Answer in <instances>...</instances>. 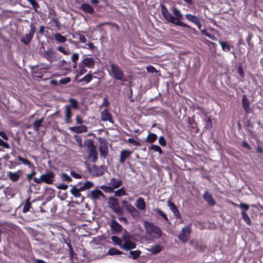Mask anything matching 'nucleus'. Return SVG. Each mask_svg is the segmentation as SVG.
Instances as JSON below:
<instances>
[{
  "mask_svg": "<svg viewBox=\"0 0 263 263\" xmlns=\"http://www.w3.org/2000/svg\"><path fill=\"white\" fill-rule=\"evenodd\" d=\"M91 147L88 150V158L92 162L95 163L98 160V153L93 143H91Z\"/></svg>",
  "mask_w": 263,
  "mask_h": 263,
  "instance_id": "9b49d317",
  "label": "nucleus"
},
{
  "mask_svg": "<svg viewBox=\"0 0 263 263\" xmlns=\"http://www.w3.org/2000/svg\"><path fill=\"white\" fill-rule=\"evenodd\" d=\"M101 120L102 121H108L112 123L113 120L111 114L109 112L107 109H105L101 112Z\"/></svg>",
  "mask_w": 263,
  "mask_h": 263,
  "instance_id": "4be33fe9",
  "label": "nucleus"
},
{
  "mask_svg": "<svg viewBox=\"0 0 263 263\" xmlns=\"http://www.w3.org/2000/svg\"><path fill=\"white\" fill-rule=\"evenodd\" d=\"M111 230L116 233H120L122 230V226L116 220H112L110 223Z\"/></svg>",
  "mask_w": 263,
  "mask_h": 263,
  "instance_id": "f3484780",
  "label": "nucleus"
},
{
  "mask_svg": "<svg viewBox=\"0 0 263 263\" xmlns=\"http://www.w3.org/2000/svg\"><path fill=\"white\" fill-rule=\"evenodd\" d=\"M144 226L147 233L151 236L155 238H159L161 236V230L159 227L153 224V223L145 221Z\"/></svg>",
  "mask_w": 263,
  "mask_h": 263,
  "instance_id": "7ed1b4c3",
  "label": "nucleus"
},
{
  "mask_svg": "<svg viewBox=\"0 0 263 263\" xmlns=\"http://www.w3.org/2000/svg\"><path fill=\"white\" fill-rule=\"evenodd\" d=\"M127 141L130 143V144H133L134 146H138L139 145H140V143L135 140L133 138H129L128 140H127Z\"/></svg>",
  "mask_w": 263,
  "mask_h": 263,
  "instance_id": "4d7b16f0",
  "label": "nucleus"
},
{
  "mask_svg": "<svg viewBox=\"0 0 263 263\" xmlns=\"http://www.w3.org/2000/svg\"><path fill=\"white\" fill-rule=\"evenodd\" d=\"M130 236L128 235H124L123 236V243L121 246V248L125 250L128 251L135 249L136 247V243L130 240Z\"/></svg>",
  "mask_w": 263,
  "mask_h": 263,
  "instance_id": "0eeeda50",
  "label": "nucleus"
},
{
  "mask_svg": "<svg viewBox=\"0 0 263 263\" xmlns=\"http://www.w3.org/2000/svg\"><path fill=\"white\" fill-rule=\"evenodd\" d=\"M54 37L57 43H64L67 41V38L60 33H57L54 34Z\"/></svg>",
  "mask_w": 263,
  "mask_h": 263,
  "instance_id": "7c9ffc66",
  "label": "nucleus"
},
{
  "mask_svg": "<svg viewBox=\"0 0 263 263\" xmlns=\"http://www.w3.org/2000/svg\"><path fill=\"white\" fill-rule=\"evenodd\" d=\"M83 185L86 190H88L91 188L93 186V184L91 181H87L84 183Z\"/></svg>",
  "mask_w": 263,
  "mask_h": 263,
  "instance_id": "6e6d98bb",
  "label": "nucleus"
},
{
  "mask_svg": "<svg viewBox=\"0 0 263 263\" xmlns=\"http://www.w3.org/2000/svg\"><path fill=\"white\" fill-rule=\"evenodd\" d=\"M65 108L66 117L65 121L67 123H69L70 122L71 118L72 116L70 106L69 105H66L65 106Z\"/></svg>",
  "mask_w": 263,
  "mask_h": 263,
  "instance_id": "c85d7f7f",
  "label": "nucleus"
},
{
  "mask_svg": "<svg viewBox=\"0 0 263 263\" xmlns=\"http://www.w3.org/2000/svg\"><path fill=\"white\" fill-rule=\"evenodd\" d=\"M100 196L104 197L103 193L99 190L96 189L91 192V197L93 199H98Z\"/></svg>",
  "mask_w": 263,
  "mask_h": 263,
  "instance_id": "c756f323",
  "label": "nucleus"
},
{
  "mask_svg": "<svg viewBox=\"0 0 263 263\" xmlns=\"http://www.w3.org/2000/svg\"><path fill=\"white\" fill-rule=\"evenodd\" d=\"M109 207L118 215H123V210L119 205L118 200L114 197H110L108 199Z\"/></svg>",
  "mask_w": 263,
  "mask_h": 263,
  "instance_id": "39448f33",
  "label": "nucleus"
},
{
  "mask_svg": "<svg viewBox=\"0 0 263 263\" xmlns=\"http://www.w3.org/2000/svg\"><path fill=\"white\" fill-rule=\"evenodd\" d=\"M66 243L68 247L69 254L71 256V257H72L73 254V250L72 247L71 243H70V242H66Z\"/></svg>",
  "mask_w": 263,
  "mask_h": 263,
  "instance_id": "0e129e2a",
  "label": "nucleus"
},
{
  "mask_svg": "<svg viewBox=\"0 0 263 263\" xmlns=\"http://www.w3.org/2000/svg\"><path fill=\"white\" fill-rule=\"evenodd\" d=\"M44 57L46 58L48 61L51 60V53L49 51H45L44 52Z\"/></svg>",
  "mask_w": 263,
  "mask_h": 263,
  "instance_id": "774afa93",
  "label": "nucleus"
},
{
  "mask_svg": "<svg viewBox=\"0 0 263 263\" xmlns=\"http://www.w3.org/2000/svg\"><path fill=\"white\" fill-rule=\"evenodd\" d=\"M18 173L19 171L16 173L9 172L7 173V176L11 181L13 182H16L19 180L20 177V175Z\"/></svg>",
  "mask_w": 263,
  "mask_h": 263,
  "instance_id": "a878e982",
  "label": "nucleus"
},
{
  "mask_svg": "<svg viewBox=\"0 0 263 263\" xmlns=\"http://www.w3.org/2000/svg\"><path fill=\"white\" fill-rule=\"evenodd\" d=\"M237 72L238 74L240 76V77L243 78L244 77V72L243 68L241 66H239L237 68Z\"/></svg>",
  "mask_w": 263,
  "mask_h": 263,
  "instance_id": "338daca9",
  "label": "nucleus"
},
{
  "mask_svg": "<svg viewBox=\"0 0 263 263\" xmlns=\"http://www.w3.org/2000/svg\"><path fill=\"white\" fill-rule=\"evenodd\" d=\"M186 124L187 130L190 132H199V129L198 127L197 124L193 118H189L186 121Z\"/></svg>",
  "mask_w": 263,
  "mask_h": 263,
  "instance_id": "f8f14e48",
  "label": "nucleus"
},
{
  "mask_svg": "<svg viewBox=\"0 0 263 263\" xmlns=\"http://www.w3.org/2000/svg\"><path fill=\"white\" fill-rule=\"evenodd\" d=\"M82 64L88 68H93L95 66V61L92 58H85L82 61Z\"/></svg>",
  "mask_w": 263,
  "mask_h": 263,
  "instance_id": "2eb2a0df",
  "label": "nucleus"
},
{
  "mask_svg": "<svg viewBox=\"0 0 263 263\" xmlns=\"http://www.w3.org/2000/svg\"><path fill=\"white\" fill-rule=\"evenodd\" d=\"M135 206L138 210L144 211L146 209V203L142 197H139L135 203Z\"/></svg>",
  "mask_w": 263,
  "mask_h": 263,
  "instance_id": "412c9836",
  "label": "nucleus"
},
{
  "mask_svg": "<svg viewBox=\"0 0 263 263\" xmlns=\"http://www.w3.org/2000/svg\"><path fill=\"white\" fill-rule=\"evenodd\" d=\"M111 240L115 243L117 245L120 246V247L123 245L122 240L116 236H112Z\"/></svg>",
  "mask_w": 263,
  "mask_h": 263,
  "instance_id": "a18cd8bd",
  "label": "nucleus"
},
{
  "mask_svg": "<svg viewBox=\"0 0 263 263\" xmlns=\"http://www.w3.org/2000/svg\"><path fill=\"white\" fill-rule=\"evenodd\" d=\"M70 80H71L70 78H69V77H65V78H64L63 79H61L60 80L59 83L61 84H66L68 83H69L70 81Z\"/></svg>",
  "mask_w": 263,
  "mask_h": 263,
  "instance_id": "bf43d9fd",
  "label": "nucleus"
},
{
  "mask_svg": "<svg viewBox=\"0 0 263 263\" xmlns=\"http://www.w3.org/2000/svg\"><path fill=\"white\" fill-rule=\"evenodd\" d=\"M57 50L66 55H69L70 54V51L69 49L66 50L64 47L61 46L58 47Z\"/></svg>",
  "mask_w": 263,
  "mask_h": 263,
  "instance_id": "3c124183",
  "label": "nucleus"
},
{
  "mask_svg": "<svg viewBox=\"0 0 263 263\" xmlns=\"http://www.w3.org/2000/svg\"><path fill=\"white\" fill-rule=\"evenodd\" d=\"M203 197L210 205L212 206L215 204V200L213 198L212 194L210 193L208 191H206L204 192Z\"/></svg>",
  "mask_w": 263,
  "mask_h": 263,
  "instance_id": "6ab92c4d",
  "label": "nucleus"
},
{
  "mask_svg": "<svg viewBox=\"0 0 263 263\" xmlns=\"http://www.w3.org/2000/svg\"><path fill=\"white\" fill-rule=\"evenodd\" d=\"M167 203L176 218L177 219L180 218L181 215L176 205L170 200L168 201Z\"/></svg>",
  "mask_w": 263,
  "mask_h": 263,
  "instance_id": "aec40b11",
  "label": "nucleus"
},
{
  "mask_svg": "<svg viewBox=\"0 0 263 263\" xmlns=\"http://www.w3.org/2000/svg\"><path fill=\"white\" fill-rule=\"evenodd\" d=\"M242 106L246 114H248L252 112L250 101L245 95H243L242 97Z\"/></svg>",
  "mask_w": 263,
  "mask_h": 263,
  "instance_id": "9d476101",
  "label": "nucleus"
},
{
  "mask_svg": "<svg viewBox=\"0 0 263 263\" xmlns=\"http://www.w3.org/2000/svg\"><path fill=\"white\" fill-rule=\"evenodd\" d=\"M126 210L134 219L137 220L140 218L139 212L132 204H129Z\"/></svg>",
  "mask_w": 263,
  "mask_h": 263,
  "instance_id": "ddd939ff",
  "label": "nucleus"
},
{
  "mask_svg": "<svg viewBox=\"0 0 263 263\" xmlns=\"http://www.w3.org/2000/svg\"><path fill=\"white\" fill-rule=\"evenodd\" d=\"M218 43L221 45L223 51L228 52L231 50V46L227 42L218 40Z\"/></svg>",
  "mask_w": 263,
  "mask_h": 263,
  "instance_id": "2f4dec72",
  "label": "nucleus"
},
{
  "mask_svg": "<svg viewBox=\"0 0 263 263\" xmlns=\"http://www.w3.org/2000/svg\"><path fill=\"white\" fill-rule=\"evenodd\" d=\"M191 232V228L189 226L183 227L181 230V233L178 237L179 239L183 243H185L190 238Z\"/></svg>",
  "mask_w": 263,
  "mask_h": 263,
  "instance_id": "6e6552de",
  "label": "nucleus"
},
{
  "mask_svg": "<svg viewBox=\"0 0 263 263\" xmlns=\"http://www.w3.org/2000/svg\"><path fill=\"white\" fill-rule=\"evenodd\" d=\"M17 159L19 161L22 162L24 165H27L29 167H33V164L28 159L22 158L21 156H18Z\"/></svg>",
  "mask_w": 263,
  "mask_h": 263,
  "instance_id": "f704fd0d",
  "label": "nucleus"
},
{
  "mask_svg": "<svg viewBox=\"0 0 263 263\" xmlns=\"http://www.w3.org/2000/svg\"><path fill=\"white\" fill-rule=\"evenodd\" d=\"M66 243L68 247L69 254L71 256V257H72L73 254V250L72 247L71 243H70V242H66Z\"/></svg>",
  "mask_w": 263,
  "mask_h": 263,
  "instance_id": "e2e57ef3",
  "label": "nucleus"
},
{
  "mask_svg": "<svg viewBox=\"0 0 263 263\" xmlns=\"http://www.w3.org/2000/svg\"><path fill=\"white\" fill-rule=\"evenodd\" d=\"M161 251V247L159 245H156L155 246L152 247L149 251L152 252V253L154 254H158Z\"/></svg>",
  "mask_w": 263,
  "mask_h": 263,
  "instance_id": "ea45409f",
  "label": "nucleus"
},
{
  "mask_svg": "<svg viewBox=\"0 0 263 263\" xmlns=\"http://www.w3.org/2000/svg\"><path fill=\"white\" fill-rule=\"evenodd\" d=\"M84 12L92 14L95 12L93 8L89 4L84 3L80 7Z\"/></svg>",
  "mask_w": 263,
  "mask_h": 263,
  "instance_id": "a211bd4d",
  "label": "nucleus"
},
{
  "mask_svg": "<svg viewBox=\"0 0 263 263\" xmlns=\"http://www.w3.org/2000/svg\"><path fill=\"white\" fill-rule=\"evenodd\" d=\"M94 168L96 171V175L97 176H102L105 173V167L103 165L100 167L94 165Z\"/></svg>",
  "mask_w": 263,
  "mask_h": 263,
  "instance_id": "c9c22d12",
  "label": "nucleus"
},
{
  "mask_svg": "<svg viewBox=\"0 0 263 263\" xmlns=\"http://www.w3.org/2000/svg\"><path fill=\"white\" fill-rule=\"evenodd\" d=\"M108 253L110 255H121L122 254V252L116 248H111L109 249V250L108 251Z\"/></svg>",
  "mask_w": 263,
  "mask_h": 263,
  "instance_id": "a19ab883",
  "label": "nucleus"
},
{
  "mask_svg": "<svg viewBox=\"0 0 263 263\" xmlns=\"http://www.w3.org/2000/svg\"><path fill=\"white\" fill-rule=\"evenodd\" d=\"M110 71L114 78L117 80L122 81L124 78V72L119 65L115 64L110 65Z\"/></svg>",
  "mask_w": 263,
  "mask_h": 263,
  "instance_id": "423d86ee",
  "label": "nucleus"
},
{
  "mask_svg": "<svg viewBox=\"0 0 263 263\" xmlns=\"http://www.w3.org/2000/svg\"><path fill=\"white\" fill-rule=\"evenodd\" d=\"M27 1L30 3V5H31L35 11H37V9L40 8V5L36 0H27Z\"/></svg>",
  "mask_w": 263,
  "mask_h": 263,
  "instance_id": "de8ad7c7",
  "label": "nucleus"
},
{
  "mask_svg": "<svg viewBox=\"0 0 263 263\" xmlns=\"http://www.w3.org/2000/svg\"><path fill=\"white\" fill-rule=\"evenodd\" d=\"M44 117H42L41 119H36L32 124L33 128L35 130L37 131L39 128L42 126V123L44 121Z\"/></svg>",
  "mask_w": 263,
  "mask_h": 263,
  "instance_id": "cd10ccee",
  "label": "nucleus"
},
{
  "mask_svg": "<svg viewBox=\"0 0 263 263\" xmlns=\"http://www.w3.org/2000/svg\"><path fill=\"white\" fill-rule=\"evenodd\" d=\"M185 18L189 22L196 25L199 30H201V33L206 36L209 32L206 29L201 30L202 24L201 23L199 18L196 15L191 14L190 13H187L184 15Z\"/></svg>",
  "mask_w": 263,
  "mask_h": 263,
  "instance_id": "20e7f679",
  "label": "nucleus"
},
{
  "mask_svg": "<svg viewBox=\"0 0 263 263\" xmlns=\"http://www.w3.org/2000/svg\"><path fill=\"white\" fill-rule=\"evenodd\" d=\"M132 153V151H130L127 149H123L120 153L119 160L120 163L123 164L125 162L126 159L130 157Z\"/></svg>",
  "mask_w": 263,
  "mask_h": 263,
  "instance_id": "dca6fc26",
  "label": "nucleus"
},
{
  "mask_svg": "<svg viewBox=\"0 0 263 263\" xmlns=\"http://www.w3.org/2000/svg\"><path fill=\"white\" fill-rule=\"evenodd\" d=\"M30 27V29L29 32L26 34L25 36L22 37L21 40V41L26 45H28L31 42L35 32L36 28L33 24L31 23Z\"/></svg>",
  "mask_w": 263,
  "mask_h": 263,
  "instance_id": "1a4fd4ad",
  "label": "nucleus"
},
{
  "mask_svg": "<svg viewBox=\"0 0 263 263\" xmlns=\"http://www.w3.org/2000/svg\"><path fill=\"white\" fill-rule=\"evenodd\" d=\"M92 79V74L89 72L83 78L78 80L79 83L85 82L86 83H89Z\"/></svg>",
  "mask_w": 263,
  "mask_h": 263,
  "instance_id": "72a5a7b5",
  "label": "nucleus"
},
{
  "mask_svg": "<svg viewBox=\"0 0 263 263\" xmlns=\"http://www.w3.org/2000/svg\"><path fill=\"white\" fill-rule=\"evenodd\" d=\"M79 59V55L78 53H74L71 56V60L74 63L73 67H76L77 65V62Z\"/></svg>",
  "mask_w": 263,
  "mask_h": 263,
  "instance_id": "49530a36",
  "label": "nucleus"
},
{
  "mask_svg": "<svg viewBox=\"0 0 263 263\" xmlns=\"http://www.w3.org/2000/svg\"><path fill=\"white\" fill-rule=\"evenodd\" d=\"M126 193L125 189L123 187H121L119 190H117L115 192V195L116 196H122L126 195Z\"/></svg>",
  "mask_w": 263,
  "mask_h": 263,
  "instance_id": "79ce46f5",
  "label": "nucleus"
},
{
  "mask_svg": "<svg viewBox=\"0 0 263 263\" xmlns=\"http://www.w3.org/2000/svg\"><path fill=\"white\" fill-rule=\"evenodd\" d=\"M171 11L175 16L170 13L165 5H162L161 6V11L162 14L166 21L176 26L189 28L193 32H195L196 31L195 28H192L188 24L184 23L181 21V20L183 19V15L177 7L175 6L172 7Z\"/></svg>",
  "mask_w": 263,
  "mask_h": 263,
  "instance_id": "f257e3e1",
  "label": "nucleus"
},
{
  "mask_svg": "<svg viewBox=\"0 0 263 263\" xmlns=\"http://www.w3.org/2000/svg\"><path fill=\"white\" fill-rule=\"evenodd\" d=\"M61 178L63 181L67 182H70L72 181V178L66 173H62L61 175Z\"/></svg>",
  "mask_w": 263,
  "mask_h": 263,
  "instance_id": "09e8293b",
  "label": "nucleus"
},
{
  "mask_svg": "<svg viewBox=\"0 0 263 263\" xmlns=\"http://www.w3.org/2000/svg\"><path fill=\"white\" fill-rule=\"evenodd\" d=\"M76 34L79 36V40L81 43H85L86 42V39L84 35L77 32L76 33Z\"/></svg>",
  "mask_w": 263,
  "mask_h": 263,
  "instance_id": "5fc2aeb1",
  "label": "nucleus"
},
{
  "mask_svg": "<svg viewBox=\"0 0 263 263\" xmlns=\"http://www.w3.org/2000/svg\"><path fill=\"white\" fill-rule=\"evenodd\" d=\"M79 69L80 70L78 73V76L83 75L87 72V70L85 68V67L80 64L79 65Z\"/></svg>",
  "mask_w": 263,
  "mask_h": 263,
  "instance_id": "864d4df0",
  "label": "nucleus"
},
{
  "mask_svg": "<svg viewBox=\"0 0 263 263\" xmlns=\"http://www.w3.org/2000/svg\"><path fill=\"white\" fill-rule=\"evenodd\" d=\"M70 105V108H73L74 109H77L78 107V101L73 98H70L69 100Z\"/></svg>",
  "mask_w": 263,
  "mask_h": 263,
  "instance_id": "c03bdc74",
  "label": "nucleus"
},
{
  "mask_svg": "<svg viewBox=\"0 0 263 263\" xmlns=\"http://www.w3.org/2000/svg\"><path fill=\"white\" fill-rule=\"evenodd\" d=\"M101 188L106 192L111 193L113 192L114 189L111 185H102Z\"/></svg>",
  "mask_w": 263,
  "mask_h": 263,
  "instance_id": "603ef678",
  "label": "nucleus"
},
{
  "mask_svg": "<svg viewBox=\"0 0 263 263\" xmlns=\"http://www.w3.org/2000/svg\"><path fill=\"white\" fill-rule=\"evenodd\" d=\"M159 143L162 146L166 145V142L163 136H160L159 138Z\"/></svg>",
  "mask_w": 263,
  "mask_h": 263,
  "instance_id": "13d9d810",
  "label": "nucleus"
},
{
  "mask_svg": "<svg viewBox=\"0 0 263 263\" xmlns=\"http://www.w3.org/2000/svg\"><path fill=\"white\" fill-rule=\"evenodd\" d=\"M241 215L242 218L243 219V221L248 225H251V220L250 219V218L245 211H241Z\"/></svg>",
  "mask_w": 263,
  "mask_h": 263,
  "instance_id": "e433bc0d",
  "label": "nucleus"
},
{
  "mask_svg": "<svg viewBox=\"0 0 263 263\" xmlns=\"http://www.w3.org/2000/svg\"><path fill=\"white\" fill-rule=\"evenodd\" d=\"M201 117L204 120V130H211L213 127V123L211 118L205 115H203Z\"/></svg>",
  "mask_w": 263,
  "mask_h": 263,
  "instance_id": "4468645a",
  "label": "nucleus"
},
{
  "mask_svg": "<svg viewBox=\"0 0 263 263\" xmlns=\"http://www.w3.org/2000/svg\"><path fill=\"white\" fill-rule=\"evenodd\" d=\"M239 206L242 209V211H245L246 212L249 209V205L245 203L242 202L241 203Z\"/></svg>",
  "mask_w": 263,
  "mask_h": 263,
  "instance_id": "052dcab7",
  "label": "nucleus"
},
{
  "mask_svg": "<svg viewBox=\"0 0 263 263\" xmlns=\"http://www.w3.org/2000/svg\"><path fill=\"white\" fill-rule=\"evenodd\" d=\"M55 177V174L53 171L47 170L45 173L42 174L40 178H33V181L37 184L45 183L48 184H52L53 183Z\"/></svg>",
  "mask_w": 263,
  "mask_h": 263,
  "instance_id": "f03ea898",
  "label": "nucleus"
},
{
  "mask_svg": "<svg viewBox=\"0 0 263 263\" xmlns=\"http://www.w3.org/2000/svg\"><path fill=\"white\" fill-rule=\"evenodd\" d=\"M109 105V102L108 101V100L107 98H104L103 99V103L100 106V108L102 107L103 106L107 107Z\"/></svg>",
  "mask_w": 263,
  "mask_h": 263,
  "instance_id": "69168bd1",
  "label": "nucleus"
},
{
  "mask_svg": "<svg viewBox=\"0 0 263 263\" xmlns=\"http://www.w3.org/2000/svg\"><path fill=\"white\" fill-rule=\"evenodd\" d=\"M157 138V136L155 134L149 133L146 137V141L148 143H153L156 140Z\"/></svg>",
  "mask_w": 263,
  "mask_h": 263,
  "instance_id": "473e14b6",
  "label": "nucleus"
},
{
  "mask_svg": "<svg viewBox=\"0 0 263 263\" xmlns=\"http://www.w3.org/2000/svg\"><path fill=\"white\" fill-rule=\"evenodd\" d=\"M129 254L130 256L129 257L131 256L133 259H136L139 258L141 254V252L140 250L130 251Z\"/></svg>",
  "mask_w": 263,
  "mask_h": 263,
  "instance_id": "58836bf2",
  "label": "nucleus"
},
{
  "mask_svg": "<svg viewBox=\"0 0 263 263\" xmlns=\"http://www.w3.org/2000/svg\"><path fill=\"white\" fill-rule=\"evenodd\" d=\"M31 203L30 202V197H28L25 200L23 205V212L27 213L31 209Z\"/></svg>",
  "mask_w": 263,
  "mask_h": 263,
  "instance_id": "bb28decb",
  "label": "nucleus"
},
{
  "mask_svg": "<svg viewBox=\"0 0 263 263\" xmlns=\"http://www.w3.org/2000/svg\"><path fill=\"white\" fill-rule=\"evenodd\" d=\"M100 156L103 157H106L108 153V145L106 143L101 142L99 147Z\"/></svg>",
  "mask_w": 263,
  "mask_h": 263,
  "instance_id": "5701e85b",
  "label": "nucleus"
},
{
  "mask_svg": "<svg viewBox=\"0 0 263 263\" xmlns=\"http://www.w3.org/2000/svg\"><path fill=\"white\" fill-rule=\"evenodd\" d=\"M71 186V189L70 190V193L75 197V198H82V200H83L84 199V197H83L81 193H80L78 190V188L77 187L76 185H70Z\"/></svg>",
  "mask_w": 263,
  "mask_h": 263,
  "instance_id": "b1692460",
  "label": "nucleus"
},
{
  "mask_svg": "<svg viewBox=\"0 0 263 263\" xmlns=\"http://www.w3.org/2000/svg\"><path fill=\"white\" fill-rule=\"evenodd\" d=\"M149 149L153 150L155 152H158L160 155L163 153L161 147L157 145H152L149 147Z\"/></svg>",
  "mask_w": 263,
  "mask_h": 263,
  "instance_id": "37998d69",
  "label": "nucleus"
},
{
  "mask_svg": "<svg viewBox=\"0 0 263 263\" xmlns=\"http://www.w3.org/2000/svg\"><path fill=\"white\" fill-rule=\"evenodd\" d=\"M155 211L168 223H170V220L166 214L160 209H156Z\"/></svg>",
  "mask_w": 263,
  "mask_h": 263,
  "instance_id": "4c0bfd02",
  "label": "nucleus"
},
{
  "mask_svg": "<svg viewBox=\"0 0 263 263\" xmlns=\"http://www.w3.org/2000/svg\"><path fill=\"white\" fill-rule=\"evenodd\" d=\"M122 184V181L120 179H117L116 178H112L110 180L109 183V185H111L114 189H117L121 186Z\"/></svg>",
  "mask_w": 263,
  "mask_h": 263,
  "instance_id": "393cba45",
  "label": "nucleus"
},
{
  "mask_svg": "<svg viewBox=\"0 0 263 263\" xmlns=\"http://www.w3.org/2000/svg\"><path fill=\"white\" fill-rule=\"evenodd\" d=\"M0 146L6 148H10V145L7 141L2 139L1 138H0Z\"/></svg>",
  "mask_w": 263,
  "mask_h": 263,
  "instance_id": "8fccbe9b",
  "label": "nucleus"
},
{
  "mask_svg": "<svg viewBox=\"0 0 263 263\" xmlns=\"http://www.w3.org/2000/svg\"><path fill=\"white\" fill-rule=\"evenodd\" d=\"M70 174L74 178L76 179H81L82 178V175L78 174V173H77L75 171H70Z\"/></svg>",
  "mask_w": 263,
  "mask_h": 263,
  "instance_id": "680f3d73",
  "label": "nucleus"
}]
</instances>
